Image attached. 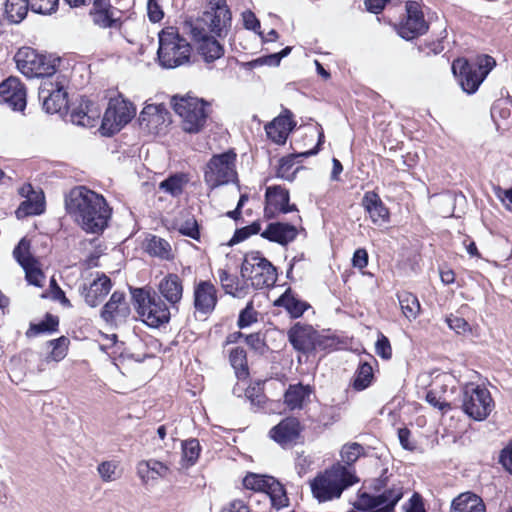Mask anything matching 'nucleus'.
I'll return each mask as SVG.
<instances>
[{"label":"nucleus","instance_id":"f257e3e1","mask_svg":"<svg viewBox=\"0 0 512 512\" xmlns=\"http://www.w3.org/2000/svg\"><path fill=\"white\" fill-rule=\"evenodd\" d=\"M69 215L87 233L100 234L107 227L112 215L105 198L85 186L71 189L65 198Z\"/></svg>","mask_w":512,"mask_h":512},{"label":"nucleus","instance_id":"f03ea898","mask_svg":"<svg viewBox=\"0 0 512 512\" xmlns=\"http://www.w3.org/2000/svg\"><path fill=\"white\" fill-rule=\"evenodd\" d=\"M357 482L359 479L352 469L337 464L311 480L310 488L314 498L319 502H327L340 498L346 488Z\"/></svg>","mask_w":512,"mask_h":512},{"label":"nucleus","instance_id":"7ed1b4c3","mask_svg":"<svg viewBox=\"0 0 512 512\" xmlns=\"http://www.w3.org/2000/svg\"><path fill=\"white\" fill-rule=\"evenodd\" d=\"M135 309L143 323L151 328H160L169 323L171 307L151 287H130Z\"/></svg>","mask_w":512,"mask_h":512},{"label":"nucleus","instance_id":"20e7f679","mask_svg":"<svg viewBox=\"0 0 512 512\" xmlns=\"http://www.w3.org/2000/svg\"><path fill=\"white\" fill-rule=\"evenodd\" d=\"M191 45L174 27H166L159 33L157 51L159 64L163 68L172 69L189 62Z\"/></svg>","mask_w":512,"mask_h":512},{"label":"nucleus","instance_id":"39448f33","mask_svg":"<svg viewBox=\"0 0 512 512\" xmlns=\"http://www.w3.org/2000/svg\"><path fill=\"white\" fill-rule=\"evenodd\" d=\"M495 64L494 58L489 55L479 56L475 62L458 58L452 63V70L458 77L462 89L468 94H473L478 90Z\"/></svg>","mask_w":512,"mask_h":512},{"label":"nucleus","instance_id":"423d86ee","mask_svg":"<svg viewBox=\"0 0 512 512\" xmlns=\"http://www.w3.org/2000/svg\"><path fill=\"white\" fill-rule=\"evenodd\" d=\"M14 60L18 70L28 78H51L58 74L57 63L59 58H54L39 53L31 47H21L15 54Z\"/></svg>","mask_w":512,"mask_h":512},{"label":"nucleus","instance_id":"0eeeda50","mask_svg":"<svg viewBox=\"0 0 512 512\" xmlns=\"http://www.w3.org/2000/svg\"><path fill=\"white\" fill-rule=\"evenodd\" d=\"M173 108L182 119V128L187 133H198L206 125L210 104L197 97H173Z\"/></svg>","mask_w":512,"mask_h":512},{"label":"nucleus","instance_id":"6e6552de","mask_svg":"<svg viewBox=\"0 0 512 512\" xmlns=\"http://www.w3.org/2000/svg\"><path fill=\"white\" fill-rule=\"evenodd\" d=\"M231 12L226 0H210L207 10L194 22H185L184 28L191 31V26H199L218 37L226 36L231 28Z\"/></svg>","mask_w":512,"mask_h":512},{"label":"nucleus","instance_id":"1a4fd4ad","mask_svg":"<svg viewBox=\"0 0 512 512\" xmlns=\"http://www.w3.org/2000/svg\"><path fill=\"white\" fill-rule=\"evenodd\" d=\"M241 276L251 281L256 289L272 287L277 281L276 267L258 251L245 254L241 265Z\"/></svg>","mask_w":512,"mask_h":512},{"label":"nucleus","instance_id":"9d476101","mask_svg":"<svg viewBox=\"0 0 512 512\" xmlns=\"http://www.w3.org/2000/svg\"><path fill=\"white\" fill-rule=\"evenodd\" d=\"M494 407V400L487 388L474 383L462 388V409L473 420H485Z\"/></svg>","mask_w":512,"mask_h":512},{"label":"nucleus","instance_id":"9b49d317","mask_svg":"<svg viewBox=\"0 0 512 512\" xmlns=\"http://www.w3.org/2000/svg\"><path fill=\"white\" fill-rule=\"evenodd\" d=\"M235 162L233 151L212 156L204 170V181L211 190L237 179Z\"/></svg>","mask_w":512,"mask_h":512},{"label":"nucleus","instance_id":"f8f14e48","mask_svg":"<svg viewBox=\"0 0 512 512\" xmlns=\"http://www.w3.org/2000/svg\"><path fill=\"white\" fill-rule=\"evenodd\" d=\"M135 115V106L121 94L111 98L102 119L103 134L111 136L119 132Z\"/></svg>","mask_w":512,"mask_h":512},{"label":"nucleus","instance_id":"ddd939ff","mask_svg":"<svg viewBox=\"0 0 512 512\" xmlns=\"http://www.w3.org/2000/svg\"><path fill=\"white\" fill-rule=\"evenodd\" d=\"M66 85L67 78L62 73L41 81L39 99L42 100L43 108L47 113H57L67 107Z\"/></svg>","mask_w":512,"mask_h":512},{"label":"nucleus","instance_id":"4468645a","mask_svg":"<svg viewBox=\"0 0 512 512\" xmlns=\"http://www.w3.org/2000/svg\"><path fill=\"white\" fill-rule=\"evenodd\" d=\"M288 339L294 349L305 354L326 349L333 344L332 339L319 335L312 326L299 323L288 331Z\"/></svg>","mask_w":512,"mask_h":512},{"label":"nucleus","instance_id":"2eb2a0df","mask_svg":"<svg viewBox=\"0 0 512 512\" xmlns=\"http://www.w3.org/2000/svg\"><path fill=\"white\" fill-rule=\"evenodd\" d=\"M406 13V18L398 26V34L406 40H412L425 34L429 26L424 19L420 4L416 1L407 2Z\"/></svg>","mask_w":512,"mask_h":512},{"label":"nucleus","instance_id":"dca6fc26","mask_svg":"<svg viewBox=\"0 0 512 512\" xmlns=\"http://www.w3.org/2000/svg\"><path fill=\"white\" fill-rule=\"evenodd\" d=\"M218 303V291L209 280H200L194 284L193 306L201 315L211 314Z\"/></svg>","mask_w":512,"mask_h":512},{"label":"nucleus","instance_id":"f3484780","mask_svg":"<svg viewBox=\"0 0 512 512\" xmlns=\"http://www.w3.org/2000/svg\"><path fill=\"white\" fill-rule=\"evenodd\" d=\"M289 191L281 186H271L266 189L264 216L274 218L278 213L286 214L297 211L295 204H289Z\"/></svg>","mask_w":512,"mask_h":512},{"label":"nucleus","instance_id":"a211bd4d","mask_svg":"<svg viewBox=\"0 0 512 512\" xmlns=\"http://www.w3.org/2000/svg\"><path fill=\"white\" fill-rule=\"evenodd\" d=\"M373 489L380 492L377 495L379 508L375 512H392L394 507L403 496V486L400 482L388 483L386 479H377L374 481Z\"/></svg>","mask_w":512,"mask_h":512},{"label":"nucleus","instance_id":"6ab92c4d","mask_svg":"<svg viewBox=\"0 0 512 512\" xmlns=\"http://www.w3.org/2000/svg\"><path fill=\"white\" fill-rule=\"evenodd\" d=\"M157 294L171 307L178 311L183 298V280L178 274L169 273L157 285Z\"/></svg>","mask_w":512,"mask_h":512},{"label":"nucleus","instance_id":"aec40b11","mask_svg":"<svg viewBox=\"0 0 512 512\" xmlns=\"http://www.w3.org/2000/svg\"><path fill=\"white\" fill-rule=\"evenodd\" d=\"M0 94L4 102L15 111L26 108V88L16 77H9L0 85Z\"/></svg>","mask_w":512,"mask_h":512},{"label":"nucleus","instance_id":"412c9836","mask_svg":"<svg viewBox=\"0 0 512 512\" xmlns=\"http://www.w3.org/2000/svg\"><path fill=\"white\" fill-rule=\"evenodd\" d=\"M189 32L192 39L198 43V52L206 62H212L223 55L222 45L216 39L210 37L206 30H200L199 26H191Z\"/></svg>","mask_w":512,"mask_h":512},{"label":"nucleus","instance_id":"4be33fe9","mask_svg":"<svg viewBox=\"0 0 512 512\" xmlns=\"http://www.w3.org/2000/svg\"><path fill=\"white\" fill-rule=\"evenodd\" d=\"M112 288V282L105 274L99 275L89 285L83 284L80 288V294L85 303L90 307L98 306Z\"/></svg>","mask_w":512,"mask_h":512},{"label":"nucleus","instance_id":"5701e85b","mask_svg":"<svg viewBox=\"0 0 512 512\" xmlns=\"http://www.w3.org/2000/svg\"><path fill=\"white\" fill-rule=\"evenodd\" d=\"M130 314V307L126 301L124 292L114 291L109 301L101 310V317L107 323L126 319Z\"/></svg>","mask_w":512,"mask_h":512},{"label":"nucleus","instance_id":"b1692460","mask_svg":"<svg viewBox=\"0 0 512 512\" xmlns=\"http://www.w3.org/2000/svg\"><path fill=\"white\" fill-rule=\"evenodd\" d=\"M116 12L110 0H93L90 16L93 23L101 28H118L120 22Z\"/></svg>","mask_w":512,"mask_h":512},{"label":"nucleus","instance_id":"393cba45","mask_svg":"<svg viewBox=\"0 0 512 512\" xmlns=\"http://www.w3.org/2000/svg\"><path fill=\"white\" fill-rule=\"evenodd\" d=\"M294 126L295 123L292 119V113L288 109H285L282 114L265 126V131L273 142L283 144Z\"/></svg>","mask_w":512,"mask_h":512},{"label":"nucleus","instance_id":"a878e982","mask_svg":"<svg viewBox=\"0 0 512 512\" xmlns=\"http://www.w3.org/2000/svg\"><path fill=\"white\" fill-rule=\"evenodd\" d=\"M300 435V422L294 417L283 419L270 430V436L281 446H288L296 442Z\"/></svg>","mask_w":512,"mask_h":512},{"label":"nucleus","instance_id":"bb28decb","mask_svg":"<svg viewBox=\"0 0 512 512\" xmlns=\"http://www.w3.org/2000/svg\"><path fill=\"white\" fill-rule=\"evenodd\" d=\"M298 235L297 227L285 222L269 223L261 233V237L280 245H287L294 241Z\"/></svg>","mask_w":512,"mask_h":512},{"label":"nucleus","instance_id":"cd10ccee","mask_svg":"<svg viewBox=\"0 0 512 512\" xmlns=\"http://www.w3.org/2000/svg\"><path fill=\"white\" fill-rule=\"evenodd\" d=\"M362 206L375 225H382L389 221V210L376 192H366L362 198Z\"/></svg>","mask_w":512,"mask_h":512},{"label":"nucleus","instance_id":"c85d7f7f","mask_svg":"<svg viewBox=\"0 0 512 512\" xmlns=\"http://www.w3.org/2000/svg\"><path fill=\"white\" fill-rule=\"evenodd\" d=\"M450 512H486V506L480 496L464 492L453 499Z\"/></svg>","mask_w":512,"mask_h":512},{"label":"nucleus","instance_id":"c756f323","mask_svg":"<svg viewBox=\"0 0 512 512\" xmlns=\"http://www.w3.org/2000/svg\"><path fill=\"white\" fill-rule=\"evenodd\" d=\"M274 305L285 308L293 318L301 317L310 307L307 302L297 298L291 288H288L278 299H276Z\"/></svg>","mask_w":512,"mask_h":512},{"label":"nucleus","instance_id":"7c9ffc66","mask_svg":"<svg viewBox=\"0 0 512 512\" xmlns=\"http://www.w3.org/2000/svg\"><path fill=\"white\" fill-rule=\"evenodd\" d=\"M165 113L166 110L161 105H146L139 115V123L141 126L151 130L164 121Z\"/></svg>","mask_w":512,"mask_h":512},{"label":"nucleus","instance_id":"2f4dec72","mask_svg":"<svg viewBox=\"0 0 512 512\" xmlns=\"http://www.w3.org/2000/svg\"><path fill=\"white\" fill-rule=\"evenodd\" d=\"M311 393L309 386L301 383L290 385L284 395V402L291 410L300 409Z\"/></svg>","mask_w":512,"mask_h":512},{"label":"nucleus","instance_id":"473e14b6","mask_svg":"<svg viewBox=\"0 0 512 512\" xmlns=\"http://www.w3.org/2000/svg\"><path fill=\"white\" fill-rule=\"evenodd\" d=\"M30 9L29 0H6L5 14L7 19L14 24L24 20Z\"/></svg>","mask_w":512,"mask_h":512},{"label":"nucleus","instance_id":"72a5a7b5","mask_svg":"<svg viewBox=\"0 0 512 512\" xmlns=\"http://www.w3.org/2000/svg\"><path fill=\"white\" fill-rule=\"evenodd\" d=\"M188 181L189 178L184 173L173 174L160 182L159 189L173 197H178L183 193Z\"/></svg>","mask_w":512,"mask_h":512},{"label":"nucleus","instance_id":"f704fd0d","mask_svg":"<svg viewBox=\"0 0 512 512\" xmlns=\"http://www.w3.org/2000/svg\"><path fill=\"white\" fill-rule=\"evenodd\" d=\"M43 211L44 195L40 192V194H35V197L28 196L16 210V215L18 218H23L30 215H39Z\"/></svg>","mask_w":512,"mask_h":512},{"label":"nucleus","instance_id":"c9c22d12","mask_svg":"<svg viewBox=\"0 0 512 512\" xmlns=\"http://www.w3.org/2000/svg\"><path fill=\"white\" fill-rule=\"evenodd\" d=\"M13 258L21 266L25 267L29 264L39 261L31 252V240L23 237L15 246L12 252Z\"/></svg>","mask_w":512,"mask_h":512},{"label":"nucleus","instance_id":"e433bc0d","mask_svg":"<svg viewBox=\"0 0 512 512\" xmlns=\"http://www.w3.org/2000/svg\"><path fill=\"white\" fill-rule=\"evenodd\" d=\"M398 300L404 316L410 321L416 319L420 312L418 298L410 292L403 291L398 293Z\"/></svg>","mask_w":512,"mask_h":512},{"label":"nucleus","instance_id":"4c0bfd02","mask_svg":"<svg viewBox=\"0 0 512 512\" xmlns=\"http://www.w3.org/2000/svg\"><path fill=\"white\" fill-rule=\"evenodd\" d=\"M146 251L155 257L164 260L172 259V250L170 244L163 238L152 236L146 245Z\"/></svg>","mask_w":512,"mask_h":512},{"label":"nucleus","instance_id":"58836bf2","mask_svg":"<svg viewBox=\"0 0 512 512\" xmlns=\"http://www.w3.org/2000/svg\"><path fill=\"white\" fill-rule=\"evenodd\" d=\"M374 378L373 368L368 362H361L355 372L353 388L362 391L370 386Z\"/></svg>","mask_w":512,"mask_h":512},{"label":"nucleus","instance_id":"ea45409f","mask_svg":"<svg viewBox=\"0 0 512 512\" xmlns=\"http://www.w3.org/2000/svg\"><path fill=\"white\" fill-rule=\"evenodd\" d=\"M264 497L268 498L271 504L278 510L287 505L288 498L286 492L282 484L275 478H273L268 486Z\"/></svg>","mask_w":512,"mask_h":512},{"label":"nucleus","instance_id":"a19ab883","mask_svg":"<svg viewBox=\"0 0 512 512\" xmlns=\"http://www.w3.org/2000/svg\"><path fill=\"white\" fill-rule=\"evenodd\" d=\"M230 363L235 369L236 375L239 379L248 376V366L246 352L243 348L236 347L230 352Z\"/></svg>","mask_w":512,"mask_h":512},{"label":"nucleus","instance_id":"79ce46f5","mask_svg":"<svg viewBox=\"0 0 512 512\" xmlns=\"http://www.w3.org/2000/svg\"><path fill=\"white\" fill-rule=\"evenodd\" d=\"M273 478L272 476L249 473L243 479V485L246 489L260 492L264 495Z\"/></svg>","mask_w":512,"mask_h":512},{"label":"nucleus","instance_id":"37998d69","mask_svg":"<svg viewBox=\"0 0 512 512\" xmlns=\"http://www.w3.org/2000/svg\"><path fill=\"white\" fill-rule=\"evenodd\" d=\"M97 471L104 482H113L120 479L122 476V470L119 468V463L114 460L101 462L97 467Z\"/></svg>","mask_w":512,"mask_h":512},{"label":"nucleus","instance_id":"c03bdc74","mask_svg":"<svg viewBox=\"0 0 512 512\" xmlns=\"http://www.w3.org/2000/svg\"><path fill=\"white\" fill-rule=\"evenodd\" d=\"M217 273L219 282L225 293L239 297L242 289L238 287V278L229 274L225 269H219Z\"/></svg>","mask_w":512,"mask_h":512},{"label":"nucleus","instance_id":"a18cd8bd","mask_svg":"<svg viewBox=\"0 0 512 512\" xmlns=\"http://www.w3.org/2000/svg\"><path fill=\"white\" fill-rule=\"evenodd\" d=\"M22 269L25 272V279L28 284L36 287H42L44 285L45 274L40 267L39 261L22 267Z\"/></svg>","mask_w":512,"mask_h":512},{"label":"nucleus","instance_id":"49530a36","mask_svg":"<svg viewBox=\"0 0 512 512\" xmlns=\"http://www.w3.org/2000/svg\"><path fill=\"white\" fill-rule=\"evenodd\" d=\"M295 155H290L287 157H283L280 162L279 166L277 168V176L287 180V181H293L295 177V173L298 170V168L294 169L295 166Z\"/></svg>","mask_w":512,"mask_h":512},{"label":"nucleus","instance_id":"de8ad7c7","mask_svg":"<svg viewBox=\"0 0 512 512\" xmlns=\"http://www.w3.org/2000/svg\"><path fill=\"white\" fill-rule=\"evenodd\" d=\"M200 444L197 439H189L182 444L183 459L189 466L194 465L200 454Z\"/></svg>","mask_w":512,"mask_h":512},{"label":"nucleus","instance_id":"09e8293b","mask_svg":"<svg viewBox=\"0 0 512 512\" xmlns=\"http://www.w3.org/2000/svg\"><path fill=\"white\" fill-rule=\"evenodd\" d=\"M363 452V447L358 443H351L344 445L341 450V458L344 463L348 465L347 468L357 461Z\"/></svg>","mask_w":512,"mask_h":512},{"label":"nucleus","instance_id":"8fccbe9b","mask_svg":"<svg viewBox=\"0 0 512 512\" xmlns=\"http://www.w3.org/2000/svg\"><path fill=\"white\" fill-rule=\"evenodd\" d=\"M30 10L37 14H52L58 8L59 0H29Z\"/></svg>","mask_w":512,"mask_h":512},{"label":"nucleus","instance_id":"3c124183","mask_svg":"<svg viewBox=\"0 0 512 512\" xmlns=\"http://www.w3.org/2000/svg\"><path fill=\"white\" fill-rule=\"evenodd\" d=\"M178 231L187 237H190L194 240L200 239V231L197 220L194 216L188 217L186 220L178 224Z\"/></svg>","mask_w":512,"mask_h":512},{"label":"nucleus","instance_id":"603ef678","mask_svg":"<svg viewBox=\"0 0 512 512\" xmlns=\"http://www.w3.org/2000/svg\"><path fill=\"white\" fill-rule=\"evenodd\" d=\"M49 343L52 346V351L50 353L51 359L54 361L62 360L66 356L68 349V338L61 336L58 339L51 340Z\"/></svg>","mask_w":512,"mask_h":512},{"label":"nucleus","instance_id":"864d4df0","mask_svg":"<svg viewBox=\"0 0 512 512\" xmlns=\"http://www.w3.org/2000/svg\"><path fill=\"white\" fill-rule=\"evenodd\" d=\"M58 325V317L51 314H47L44 320H42L38 324L32 325L30 330L34 331L35 334L54 332L57 330Z\"/></svg>","mask_w":512,"mask_h":512},{"label":"nucleus","instance_id":"5fc2aeb1","mask_svg":"<svg viewBox=\"0 0 512 512\" xmlns=\"http://www.w3.org/2000/svg\"><path fill=\"white\" fill-rule=\"evenodd\" d=\"M261 230V225L259 222H253L252 224L237 229L231 239V244L239 243L244 241L251 235L258 234Z\"/></svg>","mask_w":512,"mask_h":512},{"label":"nucleus","instance_id":"6e6d98bb","mask_svg":"<svg viewBox=\"0 0 512 512\" xmlns=\"http://www.w3.org/2000/svg\"><path fill=\"white\" fill-rule=\"evenodd\" d=\"M257 311L254 309L252 302H249L247 306L240 312L238 318L239 328H245L250 326L252 323L257 321Z\"/></svg>","mask_w":512,"mask_h":512},{"label":"nucleus","instance_id":"4d7b16f0","mask_svg":"<svg viewBox=\"0 0 512 512\" xmlns=\"http://www.w3.org/2000/svg\"><path fill=\"white\" fill-rule=\"evenodd\" d=\"M358 510L366 511L369 509L379 508L377 496H371L370 494L363 492L358 496V500L354 504Z\"/></svg>","mask_w":512,"mask_h":512},{"label":"nucleus","instance_id":"13d9d810","mask_svg":"<svg viewBox=\"0 0 512 512\" xmlns=\"http://www.w3.org/2000/svg\"><path fill=\"white\" fill-rule=\"evenodd\" d=\"M375 351L378 356L383 359H390L392 357V348L389 339L381 334L375 344Z\"/></svg>","mask_w":512,"mask_h":512},{"label":"nucleus","instance_id":"bf43d9fd","mask_svg":"<svg viewBox=\"0 0 512 512\" xmlns=\"http://www.w3.org/2000/svg\"><path fill=\"white\" fill-rule=\"evenodd\" d=\"M446 322L449 328L454 330L457 334H464L470 331V325L462 317L450 315L446 318Z\"/></svg>","mask_w":512,"mask_h":512},{"label":"nucleus","instance_id":"052dcab7","mask_svg":"<svg viewBox=\"0 0 512 512\" xmlns=\"http://www.w3.org/2000/svg\"><path fill=\"white\" fill-rule=\"evenodd\" d=\"M144 466L151 470V475H154L155 478L166 477L169 472V468L165 464L154 459L143 461L142 467Z\"/></svg>","mask_w":512,"mask_h":512},{"label":"nucleus","instance_id":"680f3d73","mask_svg":"<svg viewBox=\"0 0 512 512\" xmlns=\"http://www.w3.org/2000/svg\"><path fill=\"white\" fill-rule=\"evenodd\" d=\"M50 289L52 298L59 301L63 306L71 308L72 304L70 300L65 296L64 291L59 287L54 277L50 279Z\"/></svg>","mask_w":512,"mask_h":512},{"label":"nucleus","instance_id":"e2e57ef3","mask_svg":"<svg viewBox=\"0 0 512 512\" xmlns=\"http://www.w3.org/2000/svg\"><path fill=\"white\" fill-rule=\"evenodd\" d=\"M247 345L256 352L263 353L265 350V343L260 333H252L244 336Z\"/></svg>","mask_w":512,"mask_h":512},{"label":"nucleus","instance_id":"0e129e2a","mask_svg":"<svg viewBox=\"0 0 512 512\" xmlns=\"http://www.w3.org/2000/svg\"><path fill=\"white\" fill-rule=\"evenodd\" d=\"M499 462L508 472L512 474V439L501 450L499 455Z\"/></svg>","mask_w":512,"mask_h":512},{"label":"nucleus","instance_id":"69168bd1","mask_svg":"<svg viewBox=\"0 0 512 512\" xmlns=\"http://www.w3.org/2000/svg\"><path fill=\"white\" fill-rule=\"evenodd\" d=\"M71 121L74 124L80 125V126H90L93 121V117L88 114L87 111H84L83 109L74 110L71 113Z\"/></svg>","mask_w":512,"mask_h":512},{"label":"nucleus","instance_id":"338daca9","mask_svg":"<svg viewBox=\"0 0 512 512\" xmlns=\"http://www.w3.org/2000/svg\"><path fill=\"white\" fill-rule=\"evenodd\" d=\"M147 11L150 21L154 23L159 22L164 16V13L161 9V6L158 3V0H148Z\"/></svg>","mask_w":512,"mask_h":512},{"label":"nucleus","instance_id":"774afa93","mask_svg":"<svg viewBox=\"0 0 512 512\" xmlns=\"http://www.w3.org/2000/svg\"><path fill=\"white\" fill-rule=\"evenodd\" d=\"M495 196L509 209L512 204V187L509 189H503L500 186H494L493 188Z\"/></svg>","mask_w":512,"mask_h":512}]
</instances>
